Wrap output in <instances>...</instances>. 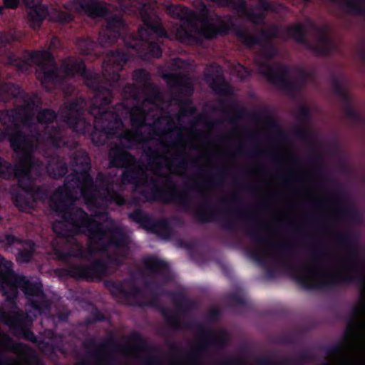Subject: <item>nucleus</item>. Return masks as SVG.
Wrapping results in <instances>:
<instances>
[{"label":"nucleus","instance_id":"obj_1","mask_svg":"<svg viewBox=\"0 0 365 365\" xmlns=\"http://www.w3.org/2000/svg\"><path fill=\"white\" fill-rule=\"evenodd\" d=\"M336 247L337 273L325 271L322 268L324 247L320 244L314 245L309 250L312 263L296 265L286 262L283 264L295 282L307 290H327L342 284V183L339 182L336 193Z\"/></svg>","mask_w":365,"mask_h":365},{"label":"nucleus","instance_id":"obj_2","mask_svg":"<svg viewBox=\"0 0 365 365\" xmlns=\"http://www.w3.org/2000/svg\"><path fill=\"white\" fill-rule=\"evenodd\" d=\"M8 61L10 65L16 67L18 71L23 73L29 72L31 63L36 65V77L46 90L61 84L65 77L73 78L76 75H79L89 79L91 76L83 60L69 58L63 62V76L58 72L54 56L48 50H25L23 58L11 54L8 57Z\"/></svg>","mask_w":365,"mask_h":365},{"label":"nucleus","instance_id":"obj_3","mask_svg":"<svg viewBox=\"0 0 365 365\" xmlns=\"http://www.w3.org/2000/svg\"><path fill=\"white\" fill-rule=\"evenodd\" d=\"M168 11L173 18L184 21L187 25L195 28V34H194L191 30L182 27L178 32L182 41L201 44L204 39L212 40L218 36H225L230 31H232L246 47L251 48L253 45L260 43L259 38L253 36L241 25L236 24L234 18L230 15L224 18L217 16L218 25L210 24L206 19L203 23L204 24L207 23V25L198 29L195 24L197 14L188 7L180 5H170L168 6Z\"/></svg>","mask_w":365,"mask_h":365},{"label":"nucleus","instance_id":"obj_4","mask_svg":"<svg viewBox=\"0 0 365 365\" xmlns=\"http://www.w3.org/2000/svg\"><path fill=\"white\" fill-rule=\"evenodd\" d=\"M95 100L89 108V113L94 116L92 128L85 135H89L96 146L103 145L108 140L117 137L124 127L120 112L128 108L123 103L115 104L112 110L110 105L113 98L112 89L97 84L95 86Z\"/></svg>","mask_w":365,"mask_h":365},{"label":"nucleus","instance_id":"obj_5","mask_svg":"<svg viewBox=\"0 0 365 365\" xmlns=\"http://www.w3.org/2000/svg\"><path fill=\"white\" fill-rule=\"evenodd\" d=\"M361 233L354 228L344 226V285L352 283L361 288V301L354 307L353 316L357 319L353 326L358 338H364L359 331L365 329V322L359 319L365 314V260L360 242Z\"/></svg>","mask_w":365,"mask_h":365},{"label":"nucleus","instance_id":"obj_6","mask_svg":"<svg viewBox=\"0 0 365 365\" xmlns=\"http://www.w3.org/2000/svg\"><path fill=\"white\" fill-rule=\"evenodd\" d=\"M12 262L0 255V291L9 304H15L19 289L26 299V305L42 315L50 312L51 302L43 291L41 282H31L24 275L15 273Z\"/></svg>","mask_w":365,"mask_h":365},{"label":"nucleus","instance_id":"obj_7","mask_svg":"<svg viewBox=\"0 0 365 365\" xmlns=\"http://www.w3.org/2000/svg\"><path fill=\"white\" fill-rule=\"evenodd\" d=\"M36 94L29 95L20 86L11 82L0 84V103L11 99L21 98L24 104L16 108L0 110V123L7 127L19 129L20 124L31 127L34 124L33 110L36 106Z\"/></svg>","mask_w":365,"mask_h":365},{"label":"nucleus","instance_id":"obj_8","mask_svg":"<svg viewBox=\"0 0 365 365\" xmlns=\"http://www.w3.org/2000/svg\"><path fill=\"white\" fill-rule=\"evenodd\" d=\"M9 141L11 149L19 156V161L13 165L0 156V178L11 180L14 173L24 176L26 175V169L40 166V162L32 154L31 140L22 131L18 130L11 134Z\"/></svg>","mask_w":365,"mask_h":365},{"label":"nucleus","instance_id":"obj_9","mask_svg":"<svg viewBox=\"0 0 365 365\" xmlns=\"http://www.w3.org/2000/svg\"><path fill=\"white\" fill-rule=\"evenodd\" d=\"M259 70L261 75L269 83L278 87L292 98L295 97L297 93L303 90L308 80L312 76L311 72L302 67L297 66L294 68V71L297 74V78L291 80L287 66L281 65L275 68L267 61L260 62Z\"/></svg>","mask_w":365,"mask_h":365},{"label":"nucleus","instance_id":"obj_10","mask_svg":"<svg viewBox=\"0 0 365 365\" xmlns=\"http://www.w3.org/2000/svg\"><path fill=\"white\" fill-rule=\"evenodd\" d=\"M153 185L151 192L142 190L140 194L148 202L163 201L165 203L175 202L182 206L185 210L188 209L192 202L191 192H200L199 185L196 181L185 182L182 190H178L174 181L166 180V188L160 187L155 178L150 180Z\"/></svg>","mask_w":365,"mask_h":365},{"label":"nucleus","instance_id":"obj_11","mask_svg":"<svg viewBox=\"0 0 365 365\" xmlns=\"http://www.w3.org/2000/svg\"><path fill=\"white\" fill-rule=\"evenodd\" d=\"M317 34L316 43L310 42L307 38V29L302 23L287 26L285 29L286 38H292L302 45L307 50L316 56H329L334 50V43L329 34L327 26H314Z\"/></svg>","mask_w":365,"mask_h":365},{"label":"nucleus","instance_id":"obj_12","mask_svg":"<svg viewBox=\"0 0 365 365\" xmlns=\"http://www.w3.org/2000/svg\"><path fill=\"white\" fill-rule=\"evenodd\" d=\"M78 188L81 196L88 202L96 203L101 199L106 205L115 204L119 206L125 205L126 200L119 191L113 189V182L103 173H98L96 182L92 185L82 182Z\"/></svg>","mask_w":365,"mask_h":365},{"label":"nucleus","instance_id":"obj_13","mask_svg":"<svg viewBox=\"0 0 365 365\" xmlns=\"http://www.w3.org/2000/svg\"><path fill=\"white\" fill-rule=\"evenodd\" d=\"M58 217L62 218V222L59 224H67L72 226L71 230L57 231V225L53 226V231L62 237H69L70 235H76L87 233V236L91 241L93 238V228L96 222L99 221L91 218L88 214L81 207L71 205L66 210L56 212Z\"/></svg>","mask_w":365,"mask_h":365},{"label":"nucleus","instance_id":"obj_14","mask_svg":"<svg viewBox=\"0 0 365 365\" xmlns=\"http://www.w3.org/2000/svg\"><path fill=\"white\" fill-rule=\"evenodd\" d=\"M40 167L26 169V175L24 176L14 173L11 177V180H17L19 187L23 191L22 193L18 192L14 195L15 205L20 210L30 209L36 202L43 201L47 197L46 189L42 185H35L31 176V171H38Z\"/></svg>","mask_w":365,"mask_h":365},{"label":"nucleus","instance_id":"obj_15","mask_svg":"<svg viewBox=\"0 0 365 365\" xmlns=\"http://www.w3.org/2000/svg\"><path fill=\"white\" fill-rule=\"evenodd\" d=\"M68 145L61 147H54L56 149H63V152L68 150L70 158V165L73 173L69 175L71 181L78 187L82 182L90 185L93 183V177L90 173L91 169V159L87 152L76 150L78 143L66 138Z\"/></svg>","mask_w":365,"mask_h":365},{"label":"nucleus","instance_id":"obj_16","mask_svg":"<svg viewBox=\"0 0 365 365\" xmlns=\"http://www.w3.org/2000/svg\"><path fill=\"white\" fill-rule=\"evenodd\" d=\"M93 228L92 242L101 247L103 250L113 247L115 248L128 247V236L123 228L118 225H105L103 222H96Z\"/></svg>","mask_w":365,"mask_h":365},{"label":"nucleus","instance_id":"obj_17","mask_svg":"<svg viewBox=\"0 0 365 365\" xmlns=\"http://www.w3.org/2000/svg\"><path fill=\"white\" fill-rule=\"evenodd\" d=\"M195 329L199 336V342L190 354L192 364H198L197 358L208 351L210 347L222 349L227 344V338L225 331H217L207 328L202 324H196Z\"/></svg>","mask_w":365,"mask_h":365},{"label":"nucleus","instance_id":"obj_18","mask_svg":"<svg viewBox=\"0 0 365 365\" xmlns=\"http://www.w3.org/2000/svg\"><path fill=\"white\" fill-rule=\"evenodd\" d=\"M63 272L76 280L93 282L108 275V266L105 259H96L90 264H71L64 268Z\"/></svg>","mask_w":365,"mask_h":365},{"label":"nucleus","instance_id":"obj_19","mask_svg":"<svg viewBox=\"0 0 365 365\" xmlns=\"http://www.w3.org/2000/svg\"><path fill=\"white\" fill-rule=\"evenodd\" d=\"M131 221L138 224L140 227L155 233L163 239H170L173 234V228L170 220L166 217L153 219L149 214L140 208H136L128 214Z\"/></svg>","mask_w":365,"mask_h":365},{"label":"nucleus","instance_id":"obj_20","mask_svg":"<svg viewBox=\"0 0 365 365\" xmlns=\"http://www.w3.org/2000/svg\"><path fill=\"white\" fill-rule=\"evenodd\" d=\"M84 103L82 98L71 101L65 106L66 111L61 115L62 120L79 134H86L92 128L91 123L83 116Z\"/></svg>","mask_w":365,"mask_h":365},{"label":"nucleus","instance_id":"obj_21","mask_svg":"<svg viewBox=\"0 0 365 365\" xmlns=\"http://www.w3.org/2000/svg\"><path fill=\"white\" fill-rule=\"evenodd\" d=\"M56 118V112L51 108L41 109L36 115L38 123L45 125L43 129L45 139L53 148L68 144L66 140L64 129L61 126L48 125L54 122Z\"/></svg>","mask_w":365,"mask_h":365},{"label":"nucleus","instance_id":"obj_22","mask_svg":"<svg viewBox=\"0 0 365 365\" xmlns=\"http://www.w3.org/2000/svg\"><path fill=\"white\" fill-rule=\"evenodd\" d=\"M0 320L7 325L16 335L32 343L38 342V337L30 329L26 327L29 316L22 311L8 313L0 309Z\"/></svg>","mask_w":365,"mask_h":365},{"label":"nucleus","instance_id":"obj_23","mask_svg":"<svg viewBox=\"0 0 365 365\" xmlns=\"http://www.w3.org/2000/svg\"><path fill=\"white\" fill-rule=\"evenodd\" d=\"M139 14L145 26V28H139L138 34L140 37L144 34L148 36L153 35L159 38L168 37L166 30L162 25L160 18L153 10L148 9L145 4H143L139 9Z\"/></svg>","mask_w":365,"mask_h":365},{"label":"nucleus","instance_id":"obj_24","mask_svg":"<svg viewBox=\"0 0 365 365\" xmlns=\"http://www.w3.org/2000/svg\"><path fill=\"white\" fill-rule=\"evenodd\" d=\"M125 26L123 19L118 16H112L106 19V25L99 32L98 42L101 46L115 43L122 37V30Z\"/></svg>","mask_w":365,"mask_h":365},{"label":"nucleus","instance_id":"obj_25","mask_svg":"<svg viewBox=\"0 0 365 365\" xmlns=\"http://www.w3.org/2000/svg\"><path fill=\"white\" fill-rule=\"evenodd\" d=\"M78 187L75 183L71 181L70 176L67 177L63 185L57 188L56 191V200L52 201L51 208L55 212L66 210L73 205L75 197L73 195L74 187Z\"/></svg>","mask_w":365,"mask_h":365},{"label":"nucleus","instance_id":"obj_26","mask_svg":"<svg viewBox=\"0 0 365 365\" xmlns=\"http://www.w3.org/2000/svg\"><path fill=\"white\" fill-rule=\"evenodd\" d=\"M279 26L273 24L267 29H262L258 36H255L259 38L260 41V43H256V45L262 47V55L268 61L272 60L277 56V50L272 43V40L277 38H284V36L279 34Z\"/></svg>","mask_w":365,"mask_h":365},{"label":"nucleus","instance_id":"obj_27","mask_svg":"<svg viewBox=\"0 0 365 365\" xmlns=\"http://www.w3.org/2000/svg\"><path fill=\"white\" fill-rule=\"evenodd\" d=\"M133 305L138 307H153L158 310L162 316L164 317L167 325L173 330H179L181 327L180 318L178 314L173 313L170 310L161 305L157 297H153L151 300L147 302L140 301H135Z\"/></svg>","mask_w":365,"mask_h":365},{"label":"nucleus","instance_id":"obj_28","mask_svg":"<svg viewBox=\"0 0 365 365\" xmlns=\"http://www.w3.org/2000/svg\"><path fill=\"white\" fill-rule=\"evenodd\" d=\"M142 262L154 277L158 278L164 283L171 281L169 266L166 262L155 256H148L143 259Z\"/></svg>","mask_w":365,"mask_h":365},{"label":"nucleus","instance_id":"obj_29","mask_svg":"<svg viewBox=\"0 0 365 365\" xmlns=\"http://www.w3.org/2000/svg\"><path fill=\"white\" fill-rule=\"evenodd\" d=\"M26 9L30 26L34 29L41 27L48 14V6L41 3L42 0H23Z\"/></svg>","mask_w":365,"mask_h":365},{"label":"nucleus","instance_id":"obj_30","mask_svg":"<svg viewBox=\"0 0 365 365\" xmlns=\"http://www.w3.org/2000/svg\"><path fill=\"white\" fill-rule=\"evenodd\" d=\"M229 215H235L246 219L250 222V228L246 231V235L257 245H266L268 239L261 235L262 227L257 223L256 218L248 215L242 208H237L228 211Z\"/></svg>","mask_w":365,"mask_h":365},{"label":"nucleus","instance_id":"obj_31","mask_svg":"<svg viewBox=\"0 0 365 365\" xmlns=\"http://www.w3.org/2000/svg\"><path fill=\"white\" fill-rule=\"evenodd\" d=\"M230 107L235 109L236 112L235 118L249 117L252 120L257 122L264 120L267 125L272 128H276L277 126L274 117L266 108H263L259 111L248 112L245 108L239 107L236 103H232ZM231 120L234 121L235 118H232Z\"/></svg>","mask_w":365,"mask_h":365},{"label":"nucleus","instance_id":"obj_32","mask_svg":"<svg viewBox=\"0 0 365 365\" xmlns=\"http://www.w3.org/2000/svg\"><path fill=\"white\" fill-rule=\"evenodd\" d=\"M205 81L209 88L217 96L230 97L234 95L232 87L222 73L216 75L212 73H206Z\"/></svg>","mask_w":365,"mask_h":365},{"label":"nucleus","instance_id":"obj_33","mask_svg":"<svg viewBox=\"0 0 365 365\" xmlns=\"http://www.w3.org/2000/svg\"><path fill=\"white\" fill-rule=\"evenodd\" d=\"M311 118L310 109L307 106H301L297 111V119L302 125L294 130V136L304 141L309 142L312 139V132L311 129L307 126Z\"/></svg>","mask_w":365,"mask_h":365},{"label":"nucleus","instance_id":"obj_34","mask_svg":"<svg viewBox=\"0 0 365 365\" xmlns=\"http://www.w3.org/2000/svg\"><path fill=\"white\" fill-rule=\"evenodd\" d=\"M133 81L141 85L143 90H151V93L146 97V101L153 103L159 98V94L155 86L150 82V73L144 68L134 70L132 75Z\"/></svg>","mask_w":365,"mask_h":365},{"label":"nucleus","instance_id":"obj_35","mask_svg":"<svg viewBox=\"0 0 365 365\" xmlns=\"http://www.w3.org/2000/svg\"><path fill=\"white\" fill-rule=\"evenodd\" d=\"M347 221L351 225V228L356 229L364 225V217L362 210L355 205H347L346 192L344 183V226H346Z\"/></svg>","mask_w":365,"mask_h":365},{"label":"nucleus","instance_id":"obj_36","mask_svg":"<svg viewBox=\"0 0 365 365\" xmlns=\"http://www.w3.org/2000/svg\"><path fill=\"white\" fill-rule=\"evenodd\" d=\"M144 174L145 171L142 165L134 161L123 168L120 177L121 183L125 185L138 186Z\"/></svg>","mask_w":365,"mask_h":365},{"label":"nucleus","instance_id":"obj_37","mask_svg":"<svg viewBox=\"0 0 365 365\" xmlns=\"http://www.w3.org/2000/svg\"><path fill=\"white\" fill-rule=\"evenodd\" d=\"M108 157L110 168H123L135 161V157L120 146L113 147L109 151Z\"/></svg>","mask_w":365,"mask_h":365},{"label":"nucleus","instance_id":"obj_38","mask_svg":"<svg viewBox=\"0 0 365 365\" xmlns=\"http://www.w3.org/2000/svg\"><path fill=\"white\" fill-rule=\"evenodd\" d=\"M139 43H127V46L130 48L139 51V54L143 58H160L163 54L160 41L159 40L154 41H145L139 46Z\"/></svg>","mask_w":365,"mask_h":365},{"label":"nucleus","instance_id":"obj_39","mask_svg":"<svg viewBox=\"0 0 365 365\" xmlns=\"http://www.w3.org/2000/svg\"><path fill=\"white\" fill-rule=\"evenodd\" d=\"M73 236L74 235H70L69 237H65L67 241L71 240L73 242L72 246L67 251L56 250L55 254L59 260L67 261L71 257L88 259L86 249H85L80 242L74 239Z\"/></svg>","mask_w":365,"mask_h":365},{"label":"nucleus","instance_id":"obj_40","mask_svg":"<svg viewBox=\"0 0 365 365\" xmlns=\"http://www.w3.org/2000/svg\"><path fill=\"white\" fill-rule=\"evenodd\" d=\"M46 171L54 179L61 178L68 173V163L64 157L53 155L48 162Z\"/></svg>","mask_w":365,"mask_h":365},{"label":"nucleus","instance_id":"obj_41","mask_svg":"<svg viewBox=\"0 0 365 365\" xmlns=\"http://www.w3.org/2000/svg\"><path fill=\"white\" fill-rule=\"evenodd\" d=\"M79 7L92 19L104 18L108 14L107 8L98 0H80Z\"/></svg>","mask_w":365,"mask_h":365},{"label":"nucleus","instance_id":"obj_42","mask_svg":"<svg viewBox=\"0 0 365 365\" xmlns=\"http://www.w3.org/2000/svg\"><path fill=\"white\" fill-rule=\"evenodd\" d=\"M115 345V341L113 337L110 336L106 339L102 344L97 345L96 340L91 338L83 343V347L88 350L91 348L97 347V349L91 352L90 354L92 357L96 359H101L105 355L103 349L108 347H113Z\"/></svg>","mask_w":365,"mask_h":365},{"label":"nucleus","instance_id":"obj_43","mask_svg":"<svg viewBox=\"0 0 365 365\" xmlns=\"http://www.w3.org/2000/svg\"><path fill=\"white\" fill-rule=\"evenodd\" d=\"M140 135V131L136 130L134 133L130 130H124L117 135L116 138H118L119 142L115 146H120L123 150L132 149L138 144V138Z\"/></svg>","mask_w":365,"mask_h":365},{"label":"nucleus","instance_id":"obj_44","mask_svg":"<svg viewBox=\"0 0 365 365\" xmlns=\"http://www.w3.org/2000/svg\"><path fill=\"white\" fill-rule=\"evenodd\" d=\"M316 360V354L310 349H307L298 352L294 357L285 359L281 364L284 365H307Z\"/></svg>","mask_w":365,"mask_h":365},{"label":"nucleus","instance_id":"obj_45","mask_svg":"<svg viewBox=\"0 0 365 365\" xmlns=\"http://www.w3.org/2000/svg\"><path fill=\"white\" fill-rule=\"evenodd\" d=\"M166 294L170 297L177 309L182 312H185L193 306V302L180 291L168 292Z\"/></svg>","mask_w":365,"mask_h":365},{"label":"nucleus","instance_id":"obj_46","mask_svg":"<svg viewBox=\"0 0 365 365\" xmlns=\"http://www.w3.org/2000/svg\"><path fill=\"white\" fill-rule=\"evenodd\" d=\"M250 256L252 259L255 260L258 263V264L266 269V273L269 278H272L274 277V269L267 267L268 254L265 249H257L252 250L250 252Z\"/></svg>","mask_w":365,"mask_h":365},{"label":"nucleus","instance_id":"obj_47","mask_svg":"<svg viewBox=\"0 0 365 365\" xmlns=\"http://www.w3.org/2000/svg\"><path fill=\"white\" fill-rule=\"evenodd\" d=\"M209 202L205 199L203 205L200 209L197 210L194 213L195 219L201 223H207L214 221L215 212L214 210H208L207 208L209 205Z\"/></svg>","mask_w":365,"mask_h":365},{"label":"nucleus","instance_id":"obj_48","mask_svg":"<svg viewBox=\"0 0 365 365\" xmlns=\"http://www.w3.org/2000/svg\"><path fill=\"white\" fill-rule=\"evenodd\" d=\"M143 155L146 158L148 163L150 166L160 168L162 167L161 160L163 157L160 155L158 148L151 146H147L143 149Z\"/></svg>","mask_w":365,"mask_h":365},{"label":"nucleus","instance_id":"obj_49","mask_svg":"<svg viewBox=\"0 0 365 365\" xmlns=\"http://www.w3.org/2000/svg\"><path fill=\"white\" fill-rule=\"evenodd\" d=\"M109 56L111 58L113 67L115 68H122L129 60L128 53L120 48L110 50Z\"/></svg>","mask_w":365,"mask_h":365},{"label":"nucleus","instance_id":"obj_50","mask_svg":"<svg viewBox=\"0 0 365 365\" xmlns=\"http://www.w3.org/2000/svg\"><path fill=\"white\" fill-rule=\"evenodd\" d=\"M107 320L104 314L96 307L93 306L89 315L84 319L83 324L86 327H89L98 322H104Z\"/></svg>","mask_w":365,"mask_h":365},{"label":"nucleus","instance_id":"obj_51","mask_svg":"<svg viewBox=\"0 0 365 365\" xmlns=\"http://www.w3.org/2000/svg\"><path fill=\"white\" fill-rule=\"evenodd\" d=\"M77 46L82 54L89 55L94 52L98 43L89 37L82 38L78 40Z\"/></svg>","mask_w":365,"mask_h":365},{"label":"nucleus","instance_id":"obj_52","mask_svg":"<svg viewBox=\"0 0 365 365\" xmlns=\"http://www.w3.org/2000/svg\"><path fill=\"white\" fill-rule=\"evenodd\" d=\"M348 93L345 88V82L344 81V117L345 115H349L356 122L359 123H363L364 118L361 114L354 109L350 108L347 106L346 103L348 101Z\"/></svg>","mask_w":365,"mask_h":365},{"label":"nucleus","instance_id":"obj_53","mask_svg":"<svg viewBox=\"0 0 365 365\" xmlns=\"http://www.w3.org/2000/svg\"><path fill=\"white\" fill-rule=\"evenodd\" d=\"M186 157L187 155L185 152H178L170 158L168 164L171 167L179 170H185L188 165Z\"/></svg>","mask_w":365,"mask_h":365},{"label":"nucleus","instance_id":"obj_54","mask_svg":"<svg viewBox=\"0 0 365 365\" xmlns=\"http://www.w3.org/2000/svg\"><path fill=\"white\" fill-rule=\"evenodd\" d=\"M130 123L133 128L140 130L145 125V117L141 108H136L130 115Z\"/></svg>","mask_w":365,"mask_h":365},{"label":"nucleus","instance_id":"obj_55","mask_svg":"<svg viewBox=\"0 0 365 365\" xmlns=\"http://www.w3.org/2000/svg\"><path fill=\"white\" fill-rule=\"evenodd\" d=\"M105 287L110 291L113 297H123L124 292H125L124 282L121 281L115 282L113 280H107L105 282Z\"/></svg>","mask_w":365,"mask_h":365},{"label":"nucleus","instance_id":"obj_56","mask_svg":"<svg viewBox=\"0 0 365 365\" xmlns=\"http://www.w3.org/2000/svg\"><path fill=\"white\" fill-rule=\"evenodd\" d=\"M346 1L353 14L365 17V0H344V6Z\"/></svg>","mask_w":365,"mask_h":365},{"label":"nucleus","instance_id":"obj_57","mask_svg":"<svg viewBox=\"0 0 365 365\" xmlns=\"http://www.w3.org/2000/svg\"><path fill=\"white\" fill-rule=\"evenodd\" d=\"M122 92L123 96L128 99H133L134 101H138L140 97V89L139 88L133 83H127L125 84L123 88Z\"/></svg>","mask_w":365,"mask_h":365},{"label":"nucleus","instance_id":"obj_58","mask_svg":"<svg viewBox=\"0 0 365 365\" xmlns=\"http://www.w3.org/2000/svg\"><path fill=\"white\" fill-rule=\"evenodd\" d=\"M7 348L9 351L15 353H25L29 350L28 345L22 342H16L10 337L7 339Z\"/></svg>","mask_w":365,"mask_h":365},{"label":"nucleus","instance_id":"obj_59","mask_svg":"<svg viewBox=\"0 0 365 365\" xmlns=\"http://www.w3.org/2000/svg\"><path fill=\"white\" fill-rule=\"evenodd\" d=\"M226 174L227 171L225 169L222 168L217 170V171L212 175L211 179L209 181V183L212 186L222 185L224 183Z\"/></svg>","mask_w":365,"mask_h":365},{"label":"nucleus","instance_id":"obj_60","mask_svg":"<svg viewBox=\"0 0 365 365\" xmlns=\"http://www.w3.org/2000/svg\"><path fill=\"white\" fill-rule=\"evenodd\" d=\"M280 253L285 257H292L294 254V247L289 243H280L273 246Z\"/></svg>","mask_w":365,"mask_h":365},{"label":"nucleus","instance_id":"obj_61","mask_svg":"<svg viewBox=\"0 0 365 365\" xmlns=\"http://www.w3.org/2000/svg\"><path fill=\"white\" fill-rule=\"evenodd\" d=\"M130 339L135 343L136 346L139 350L145 351L148 349V345L146 341L140 333L137 331L133 332L130 335Z\"/></svg>","mask_w":365,"mask_h":365},{"label":"nucleus","instance_id":"obj_62","mask_svg":"<svg viewBox=\"0 0 365 365\" xmlns=\"http://www.w3.org/2000/svg\"><path fill=\"white\" fill-rule=\"evenodd\" d=\"M141 292V289L138 285L132 283L130 285L129 290L125 289L123 297L127 300L135 299Z\"/></svg>","mask_w":365,"mask_h":365},{"label":"nucleus","instance_id":"obj_63","mask_svg":"<svg viewBox=\"0 0 365 365\" xmlns=\"http://www.w3.org/2000/svg\"><path fill=\"white\" fill-rule=\"evenodd\" d=\"M105 261L107 262L108 268L110 266L118 268L123 264L124 262L123 258L118 254L108 255Z\"/></svg>","mask_w":365,"mask_h":365},{"label":"nucleus","instance_id":"obj_64","mask_svg":"<svg viewBox=\"0 0 365 365\" xmlns=\"http://www.w3.org/2000/svg\"><path fill=\"white\" fill-rule=\"evenodd\" d=\"M228 300L235 305L245 306L246 299L239 292H234L228 296Z\"/></svg>","mask_w":365,"mask_h":365}]
</instances>
